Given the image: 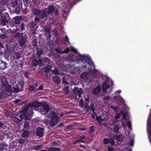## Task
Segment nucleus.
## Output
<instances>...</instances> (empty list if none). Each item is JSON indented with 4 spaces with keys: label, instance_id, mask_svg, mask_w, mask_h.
Listing matches in <instances>:
<instances>
[{
    "label": "nucleus",
    "instance_id": "nucleus-47",
    "mask_svg": "<svg viewBox=\"0 0 151 151\" xmlns=\"http://www.w3.org/2000/svg\"><path fill=\"white\" fill-rule=\"evenodd\" d=\"M34 21L37 24L38 23H40V19L37 17H35Z\"/></svg>",
    "mask_w": 151,
    "mask_h": 151
},
{
    "label": "nucleus",
    "instance_id": "nucleus-36",
    "mask_svg": "<svg viewBox=\"0 0 151 151\" xmlns=\"http://www.w3.org/2000/svg\"><path fill=\"white\" fill-rule=\"evenodd\" d=\"M37 60L36 58L34 59L32 62V65L34 66H36L37 65Z\"/></svg>",
    "mask_w": 151,
    "mask_h": 151
},
{
    "label": "nucleus",
    "instance_id": "nucleus-49",
    "mask_svg": "<svg viewBox=\"0 0 151 151\" xmlns=\"http://www.w3.org/2000/svg\"><path fill=\"white\" fill-rule=\"evenodd\" d=\"M84 101L82 99H81L79 103V106L81 107H83Z\"/></svg>",
    "mask_w": 151,
    "mask_h": 151
},
{
    "label": "nucleus",
    "instance_id": "nucleus-5",
    "mask_svg": "<svg viewBox=\"0 0 151 151\" xmlns=\"http://www.w3.org/2000/svg\"><path fill=\"white\" fill-rule=\"evenodd\" d=\"M34 102H37L40 103L41 105L38 108L42 106V108L40 109V111L42 114H45L47 113L50 110V108L49 106L47 104V103L45 102H43L42 103L40 102L37 101H34Z\"/></svg>",
    "mask_w": 151,
    "mask_h": 151
},
{
    "label": "nucleus",
    "instance_id": "nucleus-56",
    "mask_svg": "<svg viewBox=\"0 0 151 151\" xmlns=\"http://www.w3.org/2000/svg\"><path fill=\"white\" fill-rule=\"evenodd\" d=\"M34 3L35 4H38L40 3V0H32Z\"/></svg>",
    "mask_w": 151,
    "mask_h": 151
},
{
    "label": "nucleus",
    "instance_id": "nucleus-6",
    "mask_svg": "<svg viewBox=\"0 0 151 151\" xmlns=\"http://www.w3.org/2000/svg\"><path fill=\"white\" fill-rule=\"evenodd\" d=\"M83 88H80V89H79V88L77 87H75L73 90L74 95L76 96L78 95L79 98H80L81 97V95L83 94Z\"/></svg>",
    "mask_w": 151,
    "mask_h": 151
},
{
    "label": "nucleus",
    "instance_id": "nucleus-24",
    "mask_svg": "<svg viewBox=\"0 0 151 151\" xmlns=\"http://www.w3.org/2000/svg\"><path fill=\"white\" fill-rule=\"evenodd\" d=\"M29 133L27 130H25L23 131L22 134V137L24 138H27L29 137Z\"/></svg>",
    "mask_w": 151,
    "mask_h": 151
},
{
    "label": "nucleus",
    "instance_id": "nucleus-50",
    "mask_svg": "<svg viewBox=\"0 0 151 151\" xmlns=\"http://www.w3.org/2000/svg\"><path fill=\"white\" fill-rule=\"evenodd\" d=\"M94 126H91L89 128V131L91 133H92L94 131Z\"/></svg>",
    "mask_w": 151,
    "mask_h": 151
},
{
    "label": "nucleus",
    "instance_id": "nucleus-37",
    "mask_svg": "<svg viewBox=\"0 0 151 151\" xmlns=\"http://www.w3.org/2000/svg\"><path fill=\"white\" fill-rule=\"evenodd\" d=\"M29 122H25L24 123V129L25 128L28 129L29 128Z\"/></svg>",
    "mask_w": 151,
    "mask_h": 151
},
{
    "label": "nucleus",
    "instance_id": "nucleus-14",
    "mask_svg": "<svg viewBox=\"0 0 151 151\" xmlns=\"http://www.w3.org/2000/svg\"><path fill=\"white\" fill-rule=\"evenodd\" d=\"M49 14L46 11H44L39 16L40 19H43L45 18H47L49 17Z\"/></svg>",
    "mask_w": 151,
    "mask_h": 151
},
{
    "label": "nucleus",
    "instance_id": "nucleus-27",
    "mask_svg": "<svg viewBox=\"0 0 151 151\" xmlns=\"http://www.w3.org/2000/svg\"><path fill=\"white\" fill-rule=\"evenodd\" d=\"M7 64L5 62H2V63L0 64V69H4L7 68L6 66Z\"/></svg>",
    "mask_w": 151,
    "mask_h": 151
},
{
    "label": "nucleus",
    "instance_id": "nucleus-20",
    "mask_svg": "<svg viewBox=\"0 0 151 151\" xmlns=\"http://www.w3.org/2000/svg\"><path fill=\"white\" fill-rule=\"evenodd\" d=\"M13 58L14 59L18 60L20 58V55L17 52L14 53L13 55Z\"/></svg>",
    "mask_w": 151,
    "mask_h": 151
},
{
    "label": "nucleus",
    "instance_id": "nucleus-38",
    "mask_svg": "<svg viewBox=\"0 0 151 151\" xmlns=\"http://www.w3.org/2000/svg\"><path fill=\"white\" fill-rule=\"evenodd\" d=\"M14 121L17 123H19L22 122V120L19 119V118L17 117H14L13 118Z\"/></svg>",
    "mask_w": 151,
    "mask_h": 151
},
{
    "label": "nucleus",
    "instance_id": "nucleus-8",
    "mask_svg": "<svg viewBox=\"0 0 151 151\" xmlns=\"http://www.w3.org/2000/svg\"><path fill=\"white\" fill-rule=\"evenodd\" d=\"M86 62L89 64L88 68V71L90 73L92 72L93 69L95 68V66L93 63V62H91V59L90 58L88 63V62Z\"/></svg>",
    "mask_w": 151,
    "mask_h": 151
},
{
    "label": "nucleus",
    "instance_id": "nucleus-61",
    "mask_svg": "<svg viewBox=\"0 0 151 151\" xmlns=\"http://www.w3.org/2000/svg\"><path fill=\"white\" fill-rule=\"evenodd\" d=\"M55 51L58 53L62 54V51H61L58 48H56L55 49Z\"/></svg>",
    "mask_w": 151,
    "mask_h": 151
},
{
    "label": "nucleus",
    "instance_id": "nucleus-30",
    "mask_svg": "<svg viewBox=\"0 0 151 151\" xmlns=\"http://www.w3.org/2000/svg\"><path fill=\"white\" fill-rule=\"evenodd\" d=\"M62 42L63 43L65 44L66 42H67L69 44L70 43L69 39L67 35H66L64 38L62 40Z\"/></svg>",
    "mask_w": 151,
    "mask_h": 151
},
{
    "label": "nucleus",
    "instance_id": "nucleus-42",
    "mask_svg": "<svg viewBox=\"0 0 151 151\" xmlns=\"http://www.w3.org/2000/svg\"><path fill=\"white\" fill-rule=\"evenodd\" d=\"M85 108L86 109V111L88 112L90 109V106L88 103H85L84 105Z\"/></svg>",
    "mask_w": 151,
    "mask_h": 151
},
{
    "label": "nucleus",
    "instance_id": "nucleus-19",
    "mask_svg": "<svg viewBox=\"0 0 151 151\" xmlns=\"http://www.w3.org/2000/svg\"><path fill=\"white\" fill-rule=\"evenodd\" d=\"M41 13V11L40 10L37 9H35L32 10V13L35 15L39 16Z\"/></svg>",
    "mask_w": 151,
    "mask_h": 151
},
{
    "label": "nucleus",
    "instance_id": "nucleus-35",
    "mask_svg": "<svg viewBox=\"0 0 151 151\" xmlns=\"http://www.w3.org/2000/svg\"><path fill=\"white\" fill-rule=\"evenodd\" d=\"M64 91L65 92V93L66 94H68L69 93V87L68 86H66L64 88Z\"/></svg>",
    "mask_w": 151,
    "mask_h": 151
},
{
    "label": "nucleus",
    "instance_id": "nucleus-4",
    "mask_svg": "<svg viewBox=\"0 0 151 151\" xmlns=\"http://www.w3.org/2000/svg\"><path fill=\"white\" fill-rule=\"evenodd\" d=\"M75 57V58L74 59V60L75 62L77 63H79L80 62L88 63L90 59L89 56L87 55H82L79 54L76 55Z\"/></svg>",
    "mask_w": 151,
    "mask_h": 151
},
{
    "label": "nucleus",
    "instance_id": "nucleus-18",
    "mask_svg": "<svg viewBox=\"0 0 151 151\" xmlns=\"http://www.w3.org/2000/svg\"><path fill=\"white\" fill-rule=\"evenodd\" d=\"M18 86H19L20 91H24V86L25 84L24 82L23 81H20L18 82Z\"/></svg>",
    "mask_w": 151,
    "mask_h": 151
},
{
    "label": "nucleus",
    "instance_id": "nucleus-41",
    "mask_svg": "<svg viewBox=\"0 0 151 151\" xmlns=\"http://www.w3.org/2000/svg\"><path fill=\"white\" fill-rule=\"evenodd\" d=\"M120 114L123 116V119H126L127 116V114L125 112H123V111H122L120 112Z\"/></svg>",
    "mask_w": 151,
    "mask_h": 151
},
{
    "label": "nucleus",
    "instance_id": "nucleus-15",
    "mask_svg": "<svg viewBox=\"0 0 151 151\" xmlns=\"http://www.w3.org/2000/svg\"><path fill=\"white\" fill-rule=\"evenodd\" d=\"M101 91V87L100 86H97L94 88L92 91L93 94L96 95Z\"/></svg>",
    "mask_w": 151,
    "mask_h": 151
},
{
    "label": "nucleus",
    "instance_id": "nucleus-22",
    "mask_svg": "<svg viewBox=\"0 0 151 151\" xmlns=\"http://www.w3.org/2000/svg\"><path fill=\"white\" fill-rule=\"evenodd\" d=\"M53 80L54 82L56 84L60 83V81L58 76L56 75L53 78Z\"/></svg>",
    "mask_w": 151,
    "mask_h": 151
},
{
    "label": "nucleus",
    "instance_id": "nucleus-34",
    "mask_svg": "<svg viewBox=\"0 0 151 151\" xmlns=\"http://www.w3.org/2000/svg\"><path fill=\"white\" fill-rule=\"evenodd\" d=\"M77 0H67V3L68 4L69 3L71 5L75 4Z\"/></svg>",
    "mask_w": 151,
    "mask_h": 151
},
{
    "label": "nucleus",
    "instance_id": "nucleus-54",
    "mask_svg": "<svg viewBox=\"0 0 151 151\" xmlns=\"http://www.w3.org/2000/svg\"><path fill=\"white\" fill-rule=\"evenodd\" d=\"M70 49L69 47H68L64 51H62V53H68L70 51Z\"/></svg>",
    "mask_w": 151,
    "mask_h": 151
},
{
    "label": "nucleus",
    "instance_id": "nucleus-17",
    "mask_svg": "<svg viewBox=\"0 0 151 151\" xmlns=\"http://www.w3.org/2000/svg\"><path fill=\"white\" fill-rule=\"evenodd\" d=\"M1 83V86H3L4 85H6L8 83L7 81L6 80L5 77L4 76H1L0 77Z\"/></svg>",
    "mask_w": 151,
    "mask_h": 151
},
{
    "label": "nucleus",
    "instance_id": "nucleus-64",
    "mask_svg": "<svg viewBox=\"0 0 151 151\" xmlns=\"http://www.w3.org/2000/svg\"><path fill=\"white\" fill-rule=\"evenodd\" d=\"M53 73L55 74H59V72L57 70H54L52 71Z\"/></svg>",
    "mask_w": 151,
    "mask_h": 151
},
{
    "label": "nucleus",
    "instance_id": "nucleus-32",
    "mask_svg": "<svg viewBox=\"0 0 151 151\" xmlns=\"http://www.w3.org/2000/svg\"><path fill=\"white\" fill-rule=\"evenodd\" d=\"M37 40L36 39L33 40L32 42V45L34 47H35L36 49H37V48L38 47V46L37 45Z\"/></svg>",
    "mask_w": 151,
    "mask_h": 151
},
{
    "label": "nucleus",
    "instance_id": "nucleus-29",
    "mask_svg": "<svg viewBox=\"0 0 151 151\" xmlns=\"http://www.w3.org/2000/svg\"><path fill=\"white\" fill-rule=\"evenodd\" d=\"M37 54L38 57H40V55L43 53V51L41 49L38 48H37Z\"/></svg>",
    "mask_w": 151,
    "mask_h": 151
},
{
    "label": "nucleus",
    "instance_id": "nucleus-33",
    "mask_svg": "<svg viewBox=\"0 0 151 151\" xmlns=\"http://www.w3.org/2000/svg\"><path fill=\"white\" fill-rule=\"evenodd\" d=\"M60 148H56L55 147H52L50 148L49 150L50 151H60Z\"/></svg>",
    "mask_w": 151,
    "mask_h": 151
},
{
    "label": "nucleus",
    "instance_id": "nucleus-9",
    "mask_svg": "<svg viewBox=\"0 0 151 151\" xmlns=\"http://www.w3.org/2000/svg\"><path fill=\"white\" fill-rule=\"evenodd\" d=\"M63 77L62 82L65 85H67L69 83L67 81V79H68L70 76L69 75H65V74L62 75Z\"/></svg>",
    "mask_w": 151,
    "mask_h": 151
},
{
    "label": "nucleus",
    "instance_id": "nucleus-52",
    "mask_svg": "<svg viewBox=\"0 0 151 151\" xmlns=\"http://www.w3.org/2000/svg\"><path fill=\"white\" fill-rule=\"evenodd\" d=\"M35 88V87L34 86H29L28 88V90L30 91H33L34 89Z\"/></svg>",
    "mask_w": 151,
    "mask_h": 151
},
{
    "label": "nucleus",
    "instance_id": "nucleus-7",
    "mask_svg": "<svg viewBox=\"0 0 151 151\" xmlns=\"http://www.w3.org/2000/svg\"><path fill=\"white\" fill-rule=\"evenodd\" d=\"M43 128L38 127L37 128L36 131V135L39 137V138L43 136Z\"/></svg>",
    "mask_w": 151,
    "mask_h": 151
},
{
    "label": "nucleus",
    "instance_id": "nucleus-1",
    "mask_svg": "<svg viewBox=\"0 0 151 151\" xmlns=\"http://www.w3.org/2000/svg\"><path fill=\"white\" fill-rule=\"evenodd\" d=\"M41 104L37 102H33L24 105L22 108V113L19 116L21 119L30 121V116L28 113L29 110L32 111V108L38 107Z\"/></svg>",
    "mask_w": 151,
    "mask_h": 151
},
{
    "label": "nucleus",
    "instance_id": "nucleus-10",
    "mask_svg": "<svg viewBox=\"0 0 151 151\" xmlns=\"http://www.w3.org/2000/svg\"><path fill=\"white\" fill-rule=\"evenodd\" d=\"M22 19V17L18 16L15 17L13 18L14 23L15 24H19L20 23Z\"/></svg>",
    "mask_w": 151,
    "mask_h": 151
},
{
    "label": "nucleus",
    "instance_id": "nucleus-23",
    "mask_svg": "<svg viewBox=\"0 0 151 151\" xmlns=\"http://www.w3.org/2000/svg\"><path fill=\"white\" fill-rule=\"evenodd\" d=\"M10 4V6H12V7H15L17 5H18L17 0H11Z\"/></svg>",
    "mask_w": 151,
    "mask_h": 151
},
{
    "label": "nucleus",
    "instance_id": "nucleus-11",
    "mask_svg": "<svg viewBox=\"0 0 151 151\" xmlns=\"http://www.w3.org/2000/svg\"><path fill=\"white\" fill-rule=\"evenodd\" d=\"M110 87L109 84L105 82L103 83L101 89L103 91L106 93L107 91V88H109Z\"/></svg>",
    "mask_w": 151,
    "mask_h": 151
},
{
    "label": "nucleus",
    "instance_id": "nucleus-59",
    "mask_svg": "<svg viewBox=\"0 0 151 151\" xmlns=\"http://www.w3.org/2000/svg\"><path fill=\"white\" fill-rule=\"evenodd\" d=\"M110 108L111 109H113L115 111H116L118 109V107L116 106H111Z\"/></svg>",
    "mask_w": 151,
    "mask_h": 151
},
{
    "label": "nucleus",
    "instance_id": "nucleus-43",
    "mask_svg": "<svg viewBox=\"0 0 151 151\" xmlns=\"http://www.w3.org/2000/svg\"><path fill=\"white\" fill-rule=\"evenodd\" d=\"M115 141L113 139L110 138L109 140V143L110 144L112 145H114L115 144Z\"/></svg>",
    "mask_w": 151,
    "mask_h": 151
},
{
    "label": "nucleus",
    "instance_id": "nucleus-51",
    "mask_svg": "<svg viewBox=\"0 0 151 151\" xmlns=\"http://www.w3.org/2000/svg\"><path fill=\"white\" fill-rule=\"evenodd\" d=\"M8 36L5 34H3L1 33L0 34V38L1 39L7 38Z\"/></svg>",
    "mask_w": 151,
    "mask_h": 151
},
{
    "label": "nucleus",
    "instance_id": "nucleus-12",
    "mask_svg": "<svg viewBox=\"0 0 151 151\" xmlns=\"http://www.w3.org/2000/svg\"><path fill=\"white\" fill-rule=\"evenodd\" d=\"M1 14H0V21L1 23H2L3 25H4L5 24L8 23V22L6 17L1 15Z\"/></svg>",
    "mask_w": 151,
    "mask_h": 151
},
{
    "label": "nucleus",
    "instance_id": "nucleus-55",
    "mask_svg": "<svg viewBox=\"0 0 151 151\" xmlns=\"http://www.w3.org/2000/svg\"><path fill=\"white\" fill-rule=\"evenodd\" d=\"M88 74V73L87 72H83L81 75V77L82 78L85 77L87 76Z\"/></svg>",
    "mask_w": 151,
    "mask_h": 151
},
{
    "label": "nucleus",
    "instance_id": "nucleus-57",
    "mask_svg": "<svg viewBox=\"0 0 151 151\" xmlns=\"http://www.w3.org/2000/svg\"><path fill=\"white\" fill-rule=\"evenodd\" d=\"M45 32L46 33H47L48 34L50 33V29L48 28H46L45 29Z\"/></svg>",
    "mask_w": 151,
    "mask_h": 151
},
{
    "label": "nucleus",
    "instance_id": "nucleus-13",
    "mask_svg": "<svg viewBox=\"0 0 151 151\" xmlns=\"http://www.w3.org/2000/svg\"><path fill=\"white\" fill-rule=\"evenodd\" d=\"M2 87H4L6 92L10 93L12 92V87L8 83L6 84V85H3Z\"/></svg>",
    "mask_w": 151,
    "mask_h": 151
},
{
    "label": "nucleus",
    "instance_id": "nucleus-16",
    "mask_svg": "<svg viewBox=\"0 0 151 151\" xmlns=\"http://www.w3.org/2000/svg\"><path fill=\"white\" fill-rule=\"evenodd\" d=\"M13 88L14 91L15 93H17L19 92H21L20 88H19L18 84L16 83H14L13 84Z\"/></svg>",
    "mask_w": 151,
    "mask_h": 151
},
{
    "label": "nucleus",
    "instance_id": "nucleus-39",
    "mask_svg": "<svg viewBox=\"0 0 151 151\" xmlns=\"http://www.w3.org/2000/svg\"><path fill=\"white\" fill-rule=\"evenodd\" d=\"M115 137L116 138V139L119 141H121L122 139V137L120 134L118 135L116 134Z\"/></svg>",
    "mask_w": 151,
    "mask_h": 151
},
{
    "label": "nucleus",
    "instance_id": "nucleus-31",
    "mask_svg": "<svg viewBox=\"0 0 151 151\" xmlns=\"http://www.w3.org/2000/svg\"><path fill=\"white\" fill-rule=\"evenodd\" d=\"M21 9L20 6L19 5H17L16 7L15 10V12L17 14H19L20 12V10Z\"/></svg>",
    "mask_w": 151,
    "mask_h": 151
},
{
    "label": "nucleus",
    "instance_id": "nucleus-40",
    "mask_svg": "<svg viewBox=\"0 0 151 151\" xmlns=\"http://www.w3.org/2000/svg\"><path fill=\"white\" fill-rule=\"evenodd\" d=\"M109 139L106 138H105L103 139V144L104 145H106L109 143Z\"/></svg>",
    "mask_w": 151,
    "mask_h": 151
},
{
    "label": "nucleus",
    "instance_id": "nucleus-3",
    "mask_svg": "<svg viewBox=\"0 0 151 151\" xmlns=\"http://www.w3.org/2000/svg\"><path fill=\"white\" fill-rule=\"evenodd\" d=\"M22 34L19 32H17L14 35V37L16 39L18 40L20 46L21 47H25L26 41V38L22 36Z\"/></svg>",
    "mask_w": 151,
    "mask_h": 151
},
{
    "label": "nucleus",
    "instance_id": "nucleus-48",
    "mask_svg": "<svg viewBox=\"0 0 151 151\" xmlns=\"http://www.w3.org/2000/svg\"><path fill=\"white\" fill-rule=\"evenodd\" d=\"M42 147V145H37L34 146V149L35 150H37L41 148Z\"/></svg>",
    "mask_w": 151,
    "mask_h": 151
},
{
    "label": "nucleus",
    "instance_id": "nucleus-2",
    "mask_svg": "<svg viewBox=\"0 0 151 151\" xmlns=\"http://www.w3.org/2000/svg\"><path fill=\"white\" fill-rule=\"evenodd\" d=\"M49 114V118H51V121L50 123V125L54 127L57 124L59 121V118L54 111L50 112Z\"/></svg>",
    "mask_w": 151,
    "mask_h": 151
},
{
    "label": "nucleus",
    "instance_id": "nucleus-28",
    "mask_svg": "<svg viewBox=\"0 0 151 151\" xmlns=\"http://www.w3.org/2000/svg\"><path fill=\"white\" fill-rule=\"evenodd\" d=\"M120 128L119 126L118 125H115L114 126L113 128V130L114 132L115 133H117L118 132L119 129Z\"/></svg>",
    "mask_w": 151,
    "mask_h": 151
},
{
    "label": "nucleus",
    "instance_id": "nucleus-21",
    "mask_svg": "<svg viewBox=\"0 0 151 151\" xmlns=\"http://www.w3.org/2000/svg\"><path fill=\"white\" fill-rule=\"evenodd\" d=\"M54 10V7L53 5H51L49 6L48 9L46 10L48 13L50 15L53 11Z\"/></svg>",
    "mask_w": 151,
    "mask_h": 151
},
{
    "label": "nucleus",
    "instance_id": "nucleus-45",
    "mask_svg": "<svg viewBox=\"0 0 151 151\" xmlns=\"http://www.w3.org/2000/svg\"><path fill=\"white\" fill-rule=\"evenodd\" d=\"M24 142V141L21 138L18 139L17 140V143L21 144H23Z\"/></svg>",
    "mask_w": 151,
    "mask_h": 151
},
{
    "label": "nucleus",
    "instance_id": "nucleus-26",
    "mask_svg": "<svg viewBox=\"0 0 151 151\" xmlns=\"http://www.w3.org/2000/svg\"><path fill=\"white\" fill-rule=\"evenodd\" d=\"M37 25L36 22L34 21H32L29 22L28 24V25L32 28H34Z\"/></svg>",
    "mask_w": 151,
    "mask_h": 151
},
{
    "label": "nucleus",
    "instance_id": "nucleus-62",
    "mask_svg": "<svg viewBox=\"0 0 151 151\" xmlns=\"http://www.w3.org/2000/svg\"><path fill=\"white\" fill-rule=\"evenodd\" d=\"M4 93L2 92L1 94H0V99H2L3 98H4L6 96V95L4 94V95H3Z\"/></svg>",
    "mask_w": 151,
    "mask_h": 151
},
{
    "label": "nucleus",
    "instance_id": "nucleus-25",
    "mask_svg": "<svg viewBox=\"0 0 151 151\" xmlns=\"http://www.w3.org/2000/svg\"><path fill=\"white\" fill-rule=\"evenodd\" d=\"M25 27V23L23 22L20 25V26H19V28L18 27H17V29H20V30L21 31H23V30H24L25 29V28H24Z\"/></svg>",
    "mask_w": 151,
    "mask_h": 151
},
{
    "label": "nucleus",
    "instance_id": "nucleus-60",
    "mask_svg": "<svg viewBox=\"0 0 151 151\" xmlns=\"http://www.w3.org/2000/svg\"><path fill=\"white\" fill-rule=\"evenodd\" d=\"M120 117V115L119 113H117L115 117V119L116 120L119 119Z\"/></svg>",
    "mask_w": 151,
    "mask_h": 151
},
{
    "label": "nucleus",
    "instance_id": "nucleus-58",
    "mask_svg": "<svg viewBox=\"0 0 151 151\" xmlns=\"http://www.w3.org/2000/svg\"><path fill=\"white\" fill-rule=\"evenodd\" d=\"M107 149L108 151H114L113 148L111 146H108Z\"/></svg>",
    "mask_w": 151,
    "mask_h": 151
},
{
    "label": "nucleus",
    "instance_id": "nucleus-46",
    "mask_svg": "<svg viewBox=\"0 0 151 151\" xmlns=\"http://www.w3.org/2000/svg\"><path fill=\"white\" fill-rule=\"evenodd\" d=\"M28 0H23L24 6L25 7H27L29 6V4L28 3Z\"/></svg>",
    "mask_w": 151,
    "mask_h": 151
},
{
    "label": "nucleus",
    "instance_id": "nucleus-63",
    "mask_svg": "<svg viewBox=\"0 0 151 151\" xmlns=\"http://www.w3.org/2000/svg\"><path fill=\"white\" fill-rule=\"evenodd\" d=\"M78 142H81L82 143H84L85 141L83 140H81V139H79L78 140H77L76 141H75L74 143H77Z\"/></svg>",
    "mask_w": 151,
    "mask_h": 151
},
{
    "label": "nucleus",
    "instance_id": "nucleus-44",
    "mask_svg": "<svg viewBox=\"0 0 151 151\" xmlns=\"http://www.w3.org/2000/svg\"><path fill=\"white\" fill-rule=\"evenodd\" d=\"M44 70L45 72V75H46V74L48 73H50V72L51 71L50 68L47 67H45L44 68Z\"/></svg>",
    "mask_w": 151,
    "mask_h": 151
},
{
    "label": "nucleus",
    "instance_id": "nucleus-53",
    "mask_svg": "<svg viewBox=\"0 0 151 151\" xmlns=\"http://www.w3.org/2000/svg\"><path fill=\"white\" fill-rule=\"evenodd\" d=\"M37 65L40 66H42V62L41 60L39 59L37 60Z\"/></svg>",
    "mask_w": 151,
    "mask_h": 151
}]
</instances>
